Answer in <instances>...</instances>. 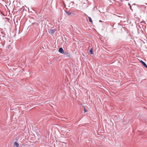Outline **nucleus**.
Masks as SVG:
<instances>
[{"mask_svg":"<svg viewBox=\"0 0 147 147\" xmlns=\"http://www.w3.org/2000/svg\"><path fill=\"white\" fill-rule=\"evenodd\" d=\"M59 51L62 54H64V51L62 48H60L59 49Z\"/></svg>","mask_w":147,"mask_h":147,"instance_id":"1","label":"nucleus"},{"mask_svg":"<svg viewBox=\"0 0 147 147\" xmlns=\"http://www.w3.org/2000/svg\"><path fill=\"white\" fill-rule=\"evenodd\" d=\"M13 146L14 147H18L19 146V144L16 142L14 143Z\"/></svg>","mask_w":147,"mask_h":147,"instance_id":"2","label":"nucleus"},{"mask_svg":"<svg viewBox=\"0 0 147 147\" xmlns=\"http://www.w3.org/2000/svg\"><path fill=\"white\" fill-rule=\"evenodd\" d=\"M64 54L67 57H70V55L69 53L66 52V53H64Z\"/></svg>","mask_w":147,"mask_h":147,"instance_id":"3","label":"nucleus"},{"mask_svg":"<svg viewBox=\"0 0 147 147\" xmlns=\"http://www.w3.org/2000/svg\"><path fill=\"white\" fill-rule=\"evenodd\" d=\"M55 32V31L53 29H50L49 32L51 34H53Z\"/></svg>","mask_w":147,"mask_h":147,"instance_id":"4","label":"nucleus"},{"mask_svg":"<svg viewBox=\"0 0 147 147\" xmlns=\"http://www.w3.org/2000/svg\"><path fill=\"white\" fill-rule=\"evenodd\" d=\"M140 62L142 63V64L144 66L146 67H147V66L146 64L144 62H143L142 61H141Z\"/></svg>","mask_w":147,"mask_h":147,"instance_id":"5","label":"nucleus"},{"mask_svg":"<svg viewBox=\"0 0 147 147\" xmlns=\"http://www.w3.org/2000/svg\"><path fill=\"white\" fill-rule=\"evenodd\" d=\"M89 53L91 54H93L92 49V48L90 49V50H89Z\"/></svg>","mask_w":147,"mask_h":147,"instance_id":"6","label":"nucleus"},{"mask_svg":"<svg viewBox=\"0 0 147 147\" xmlns=\"http://www.w3.org/2000/svg\"><path fill=\"white\" fill-rule=\"evenodd\" d=\"M13 20H14V22L15 24H16V23H15L16 21L17 23L18 19H14Z\"/></svg>","mask_w":147,"mask_h":147,"instance_id":"7","label":"nucleus"},{"mask_svg":"<svg viewBox=\"0 0 147 147\" xmlns=\"http://www.w3.org/2000/svg\"><path fill=\"white\" fill-rule=\"evenodd\" d=\"M89 21L92 23V19H89Z\"/></svg>","mask_w":147,"mask_h":147,"instance_id":"8","label":"nucleus"},{"mask_svg":"<svg viewBox=\"0 0 147 147\" xmlns=\"http://www.w3.org/2000/svg\"><path fill=\"white\" fill-rule=\"evenodd\" d=\"M5 42V40H4V41H3V42H1V44H2V45H3V44H4V43Z\"/></svg>","mask_w":147,"mask_h":147,"instance_id":"9","label":"nucleus"},{"mask_svg":"<svg viewBox=\"0 0 147 147\" xmlns=\"http://www.w3.org/2000/svg\"><path fill=\"white\" fill-rule=\"evenodd\" d=\"M68 15H69L71 14V13L70 12H67V13Z\"/></svg>","mask_w":147,"mask_h":147,"instance_id":"10","label":"nucleus"},{"mask_svg":"<svg viewBox=\"0 0 147 147\" xmlns=\"http://www.w3.org/2000/svg\"><path fill=\"white\" fill-rule=\"evenodd\" d=\"M128 5H129L130 6V8L131 9V6L130 5L129 3H128Z\"/></svg>","mask_w":147,"mask_h":147,"instance_id":"11","label":"nucleus"},{"mask_svg":"<svg viewBox=\"0 0 147 147\" xmlns=\"http://www.w3.org/2000/svg\"><path fill=\"white\" fill-rule=\"evenodd\" d=\"M84 111H85V112H87V111H86V110H85V109L84 108Z\"/></svg>","mask_w":147,"mask_h":147,"instance_id":"12","label":"nucleus"},{"mask_svg":"<svg viewBox=\"0 0 147 147\" xmlns=\"http://www.w3.org/2000/svg\"><path fill=\"white\" fill-rule=\"evenodd\" d=\"M89 18L90 19V18H91L90 17H89Z\"/></svg>","mask_w":147,"mask_h":147,"instance_id":"13","label":"nucleus"},{"mask_svg":"<svg viewBox=\"0 0 147 147\" xmlns=\"http://www.w3.org/2000/svg\"><path fill=\"white\" fill-rule=\"evenodd\" d=\"M19 21H20V19H19Z\"/></svg>","mask_w":147,"mask_h":147,"instance_id":"14","label":"nucleus"}]
</instances>
